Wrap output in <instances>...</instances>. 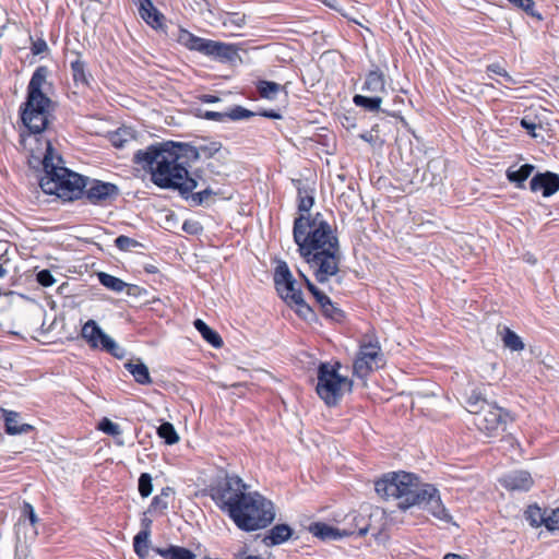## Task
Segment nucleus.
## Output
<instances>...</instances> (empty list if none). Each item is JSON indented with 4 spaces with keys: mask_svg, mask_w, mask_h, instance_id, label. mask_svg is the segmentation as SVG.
I'll return each instance as SVG.
<instances>
[{
    "mask_svg": "<svg viewBox=\"0 0 559 559\" xmlns=\"http://www.w3.org/2000/svg\"><path fill=\"white\" fill-rule=\"evenodd\" d=\"M47 67H38L27 85L25 103L21 106V120L28 130L22 142L29 150V166L43 167L45 175L39 186L46 194H55L64 201L81 198L86 187L84 177L62 166V157L56 153L50 140L43 135L49 123V115L53 103L47 95Z\"/></svg>",
    "mask_w": 559,
    "mask_h": 559,
    "instance_id": "1",
    "label": "nucleus"
},
{
    "mask_svg": "<svg viewBox=\"0 0 559 559\" xmlns=\"http://www.w3.org/2000/svg\"><path fill=\"white\" fill-rule=\"evenodd\" d=\"M293 237L318 283L324 284L338 273L342 259L338 238L321 213L296 217Z\"/></svg>",
    "mask_w": 559,
    "mask_h": 559,
    "instance_id": "2",
    "label": "nucleus"
},
{
    "mask_svg": "<svg viewBox=\"0 0 559 559\" xmlns=\"http://www.w3.org/2000/svg\"><path fill=\"white\" fill-rule=\"evenodd\" d=\"M198 160L192 145L166 141L153 144L134 154V162L151 173V180L162 189H177L185 195L192 192L198 182L188 168Z\"/></svg>",
    "mask_w": 559,
    "mask_h": 559,
    "instance_id": "3",
    "label": "nucleus"
},
{
    "mask_svg": "<svg viewBox=\"0 0 559 559\" xmlns=\"http://www.w3.org/2000/svg\"><path fill=\"white\" fill-rule=\"evenodd\" d=\"M210 496L242 531L266 527L275 518L272 501L257 491L247 492V485L237 475L226 474L216 479L210 487Z\"/></svg>",
    "mask_w": 559,
    "mask_h": 559,
    "instance_id": "4",
    "label": "nucleus"
},
{
    "mask_svg": "<svg viewBox=\"0 0 559 559\" xmlns=\"http://www.w3.org/2000/svg\"><path fill=\"white\" fill-rule=\"evenodd\" d=\"M374 490L385 500H397V507L403 511L419 507L439 521L452 522V515L442 503L439 490L431 484H421L412 473H389L376 481Z\"/></svg>",
    "mask_w": 559,
    "mask_h": 559,
    "instance_id": "5",
    "label": "nucleus"
},
{
    "mask_svg": "<svg viewBox=\"0 0 559 559\" xmlns=\"http://www.w3.org/2000/svg\"><path fill=\"white\" fill-rule=\"evenodd\" d=\"M338 364H320L318 368L317 393L329 406L338 403L345 392L352 391V381L338 373Z\"/></svg>",
    "mask_w": 559,
    "mask_h": 559,
    "instance_id": "6",
    "label": "nucleus"
},
{
    "mask_svg": "<svg viewBox=\"0 0 559 559\" xmlns=\"http://www.w3.org/2000/svg\"><path fill=\"white\" fill-rule=\"evenodd\" d=\"M81 334L91 348H100L116 358L124 357V349L106 334L94 320H88L83 325Z\"/></svg>",
    "mask_w": 559,
    "mask_h": 559,
    "instance_id": "7",
    "label": "nucleus"
},
{
    "mask_svg": "<svg viewBox=\"0 0 559 559\" xmlns=\"http://www.w3.org/2000/svg\"><path fill=\"white\" fill-rule=\"evenodd\" d=\"M274 284L280 296L289 304H300L302 292L297 287V282L294 278L286 262L281 261L277 263L274 272Z\"/></svg>",
    "mask_w": 559,
    "mask_h": 559,
    "instance_id": "8",
    "label": "nucleus"
},
{
    "mask_svg": "<svg viewBox=\"0 0 559 559\" xmlns=\"http://www.w3.org/2000/svg\"><path fill=\"white\" fill-rule=\"evenodd\" d=\"M381 348L377 341L365 342L359 347V353L354 361V373L358 378H366L371 371L381 366Z\"/></svg>",
    "mask_w": 559,
    "mask_h": 559,
    "instance_id": "9",
    "label": "nucleus"
},
{
    "mask_svg": "<svg viewBox=\"0 0 559 559\" xmlns=\"http://www.w3.org/2000/svg\"><path fill=\"white\" fill-rule=\"evenodd\" d=\"M507 413L492 404L487 405L475 418L476 427L487 436H493L506 424Z\"/></svg>",
    "mask_w": 559,
    "mask_h": 559,
    "instance_id": "10",
    "label": "nucleus"
},
{
    "mask_svg": "<svg viewBox=\"0 0 559 559\" xmlns=\"http://www.w3.org/2000/svg\"><path fill=\"white\" fill-rule=\"evenodd\" d=\"M85 180L86 187L83 189V193L92 204H103L119 195V188L114 183L96 179L88 180L87 178Z\"/></svg>",
    "mask_w": 559,
    "mask_h": 559,
    "instance_id": "11",
    "label": "nucleus"
},
{
    "mask_svg": "<svg viewBox=\"0 0 559 559\" xmlns=\"http://www.w3.org/2000/svg\"><path fill=\"white\" fill-rule=\"evenodd\" d=\"M530 189L533 192L542 191L543 197L549 198L559 191V175L551 171L538 173L531 179Z\"/></svg>",
    "mask_w": 559,
    "mask_h": 559,
    "instance_id": "12",
    "label": "nucleus"
},
{
    "mask_svg": "<svg viewBox=\"0 0 559 559\" xmlns=\"http://www.w3.org/2000/svg\"><path fill=\"white\" fill-rule=\"evenodd\" d=\"M500 484L510 491H527L534 480L526 471H512L500 478Z\"/></svg>",
    "mask_w": 559,
    "mask_h": 559,
    "instance_id": "13",
    "label": "nucleus"
},
{
    "mask_svg": "<svg viewBox=\"0 0 559 559\" xmlns=\"http://www.w3.org/2000/svg\"><path fill=\"white\" fill-rule=\"evenodd\" d=\"M203 53L223 62H233L239 58L236 45L211 39L207 40L206 48Z\"/></svg>",
    "mask_w": 559,
    "mask_h": 559,
    "instance_id": "14",
    "label": "nucleus"
},
{
    "mask_svg": "<svg viewBox=\"0 0 559 559\" xmlns=\"http://www.w3.org/2000/svg\"><path fill=\"white\" fill-rule=\"evenodd\" d=\"M310 533L322 540H336L356 533V528H336L325 523H313L309 526Z\"/></svg>",
    "mask_w": 559,
    "mask_h": 559,
    "instance_id": "15",
    "label": "nucleus"
},
{
    "mask_svg": "<svg viewBox=\"0 0 559 559\" xmlns=\"http://www.w3.org/2000/svg\"><path fill=\"white\" fill-rule=\"evenodd\" d=\"M362 91L376 96H380L381 94L386 93L385 76L379 68L370 70L367 73L362 85Z\"/></svg>",
    "mask_w": 559,
    "mask_h": 559,
    "instance_id": "16",
    "label": "nucleus"
},
{
    "mask_svg": "<svg viewBox=\"0 0 559 559\" xmlns=\"http://www.w3.org/2000/svg\"><path fill=\"white\" fill-rule=\"evenodd\" d=\"M139 14L153 28L162 27L164 16L151 0H139Z\"/></svg>",
    "mask_w": 559,
    "mask_h": 559,
    "instance_id": "17",
    "label": "nucleus"
},
{
    "mask_svg": "<svg viewBox=\"0 0 559 559\" xmlns=\"http://www.w3.org/2000/svg\"><path fill=\"white\" fill-rule=\"evenodd\" d=\"M293 535V530L287 524L273 526L263 538L265 546H276L287 542Z\"/></svg>",
    "mask_w": 559,
    "mask_h": 559,
    "instance_id": "18",
    "label": "nucleus"
},
{
    "mask_svg": "<svg viewBox=\"0 0 559 559\" xmlns=\"http://www.w3.org/2000/svg\"><path fill=\"white\" fill-rule=\"evenodd\" d=\"M2 412L5 425V432L8 435L14 436L27 433L33 429V427L28 424H19L20 416L16 412L5 409H2Z\"/></svg>",
    "mask_w": 559,
    "mask_h": 559,
    "instance_id": "19",
    "label": "nucleus"
},
{
    "mask_svg": "<svg viewBox=\"0 0 559 559\" xmlns=\"http://www.w3.org/2000/svg\"><path fill=\"white\" fill-rule=\"evenodd\" d=\"M71 73L72 79L76 87H86L90 84V74L86 71V64L81 59L80 55H76L75 59L71 61Z\"/></svg>",
    "mask_w": 559,
    "mask_h": 559,
    "instance_id": "20",
    "label": "nucleus"
},
{
    "mask_svg": "<svg viewBox=\"0 0 559 559\" xmlns=\"http://www.w3.org/2000/svg\"><path fill=\"white\" fill-rule=\"evenodd\" d=\"M209 39L198 37L187 29H180L178 41L190 50L204 52Z\"/></svg>",
    "mask_w": 559,
    "mask_h": 559,
    "instance_id": "21",
    "label": "nucleus"
},
{
    "mask_svg": "<svg viewBox=\"0 0 559 559\" xmlns=\"http://www.w3.org/2000/svg\"><path fill=\"white\" fill-rule=\"evenodd\" d=\"M124 368L132 374V377L139 384L152 383V378L150 376L148 368L140 359H138L136 361L127 362L124 365Z\"/></svg>",
    "mask_w": 559,
    "mask_h": 559,
    "instance_id": "22",
    "label": "nucleus"
},
{
    "mask_svg": "<svg viewBox=\"0 0 559 559\" xmlns=\"http://www.w3.org/2000/svg\"><path fill=\"white\" fill-rule=\"evenodd\" d=\"M197 331L202 335V337L212 346L218 348L223 345V340L214 330H212L203 320L197 319L193 322Z\"/></svg>",
    "mask_w": 559,
    "mask_h": 559,
    "instance_id": "23",
    "label": "nucleus"
},
{
    "mask_svg": "<svg viewBox=\"0 0 559 559\" xmlns=\"http://www.w3.org/2000/svg\"><path fill=\"white\" fill-rule=\"evenodd\" d=\"M534 166L531 164H524L518 169L509 168L507 171V177L511 182L516 183L519 188L524 187V182L534 171Z\"/></svg>",
    "mask_w": 559,
    "mask_h": 559,
    "instance_id": "24",
    "label": "nucleus"
},
{
    "mask_svg": "<svg viewBox=\"0 0 559 559\" xmlns=\"http://www.w3.org/2000/svg\"><path fill=\"white\" fill-rule=\"evenodd\" d=\"M174 493L171 487H165L156 495L148 507V512L164 513L168 509V499Z\"/></svg>",
    "mask_w": 559,
    "mask_h": 559,
    "instance_id": "25",
    "label": "nucleus"
},
{
    "mask_svg": "<svg viewBox=\"0 0 559 559\" xmlns=\"http://www.w3.org/2000/svg\"><path fill=\"white\" fill-rule=\"evenodd\" d=\"M156 552L164 559H195V555L191 550L180 546H170L165 549L157 548Z\"/></svg>",
    "mask_w": 559,
    "mask_h": 559,
    "instance_id": "26",
    "label": "nucleus"
},
{
    "mask_svg": "<svg viewBox=\"0 0 559 559\" xmlns=\"http://www.w3.org/2000/svg\"><path fill=\"white\" fill-rule=\"evenodd\" d=\"M489 404L490 403L487 402V400L481 395L480 392L473 390L466 399L465 407L471 414H474L476 416Z\"/></svg>",
    "mask_w": 559,
    "mask_h": 559,
    "instance_id": "27",
    "label": "nucleus"
},
{
    "mask_svg": "<svg viewBox=\"0 0 559 559\" xmlns=\"http://www.w3.org/2000/svg\"><path fill=\"white\" fill-rule=\"evenodd\" d=\"M353 102L356 106L362 107L366 110L373 112L380 109L382 97L376 95L365 96L357 94L353 97Z\"/></svg>",
    "mask_w": 559,
    "mask_h": 559,
    "instance_id": "28",
    "label": "nucleus"
},
{
    "mask_svg": "<svg viewBox=\"0 0 559 559\" xmlns=\"http://www.w3.org/2000/svg\"><path fill=\"white\" fill-rule=\"evenodd\" d=\"M97 276L103 286L116 293H121L128 286L122 280L105 272L98 273Z\"/></svg>",
    "mask_w": 559,
    "mask_h": 559,
    "instance_id": "29",
    "label": "nucleus"
},
{
    "mask_svg": "<svg viewBox=\"0 0 559 559\" xmlns=\"http://www.w3.org/2000/svg\"><path fill=\"white\" fill-rule=\"evenodd\" d=\"M262 98L275 99L282 86L272 81H260L257 86Z\"/></svg>",
    "mask_w": 559,
    "mask_h": 559,
    "instance_id": "30",
    "label": "nucleus"
},
{
    "mask_svg": "<svg viewBox=\"0 0 559 559\" xmlns=\"http://www.w3.org/2000/svg\"><path fill=\"white\" fill-rule=\"evenodd\" d=\"M502 341L503 345L511 350L519 352L524 348L521 337L507 326L503 328Z\"/></svg>",
    "mask_w": 559,
    "mask_h": 559,
    "instance_id": "31",
    "label": "nucleus"
},
{
    "mask_svg": "<svg viewBox=\"0 0 559 559\" xmlns=\"http://www.w3.org/2000/svg\"><path fill=\"white\" fill-rule=\"evenodd\" d=\"M157 435L165 440L167 444H175L178 442L179 437L174 426L165 421L157 428Z\"/></svg>",
    "mask_w": 559,
    "mask_h": 559,
    "instance_id": "32",
    "label": "nucleus"
},
{
    "mask_svg": "<svg viewBox=\"0 0 559 559\" xmlns=\"http://www.w3.org/2000/svg\"><path fill=\"white\" fill-rule=\"evenodd\" d=\"M148 542L150 536L147 532H139L133 539L134 551L141 557L144 558L148 554Z\"/></svg>",
    "mask_w": 559,
    "mask_h": 559,
    "instance_id": "33",
    "label": "nucleus"
},
{
    "mask_svg": "<svg viewBox=\"0 0 559 559\" xmlns=\"http://www.w3.org/2000/svg\"><path fill=\"white\" fill-rule=\"evenodd\" d=\"M526 521L534 527H538L542 524L545 525L546 518L542 509L537 506H530L525 511Z\"/></svg>",
    "mask_w": 559,
    "mask_h": 559,
    "instance_id": "34",
    "label": "nucleus"
},
{
    "mask_svg": "<svg viewBox=\"0 0 559 559\" xmlns=\"http://www.w3.org/2000/svg\"><path fill=\"white\" fill-rule=\"evenodd\" d=\"M255 114L242 106H234L233 108H230L228 111H226V116H227V121L228 120H231V121H239V120H245V119H249L251 117H253Z\"/></svg>",
    "mask_w": 559,
    "mask_h": 559,
    "instance_id": "35",
    "label": "nucleus"
},
{
    "mask_svg": "<svg viewBox=\"0 0 559 559\" xmlns=\"http://www.w3.org/2000/svg\"><path fill=\"white\" fill-rule=\"evenodd\" d=\"M192 148L198 153V159L204 157V158H211L221 150V144L217 142H212L209 145H200V146H193Z\"/></svg>",
    "mask_w": 559,
    "mask_h": 559,
    "instance_id": "36",
    "label": "nucleus"
},
{
    "mask_svg": "<svg viewBox=\"0 0 559 559\" xmlns=\"http://www.w3.org/2000/svg\"><path fill=\"white\" fill-rule=\"evenodd\" d=\"M300 275L304 277L305 283L307 285V288L309 292L313 295L317 302L320 305V307L325 302V305L329 306V299L330 297L326 296L323 292H321L307 276H305L302 273Z\"/></svg>",
    "mask_w": 559,
    "mask_h": 559,
    "instance_id": "37",
    "label": "nucleus"
},
{
    "mask_svg": "<svg viewBox=\"0 0 559 559\" xmlns=\"http://www.w3.org/2000/svg\"><path fill=\"white\" fill-rule=\"evenodd\" d=\"M139 492L141 497L147 498L153 491L152 476L148 473H142L139 477Z\"/></svg>",
    "mask_w": 559,
    "mask_h": 559,
    "instance_id": "38",
    "label": "nucleus"
},
{
    "mask_svg": "<svg viewBox=\"0 0 559 559\" xmlns=\"http://www.w3.org/2000/svg\"><path fill=\"white\" fill-rule=\"evenodd\" d=\"M224 25L236 29L242 28L246 25V15L238 12L228 13L224 21Z\"/></svg>",
    "mask_w": 559,
    "mask_h": 559,
    "instance_id": "39",
    "label": "nucleus"
},
{
    "mask_svg": "<svg viewBox=\"0 0 559 559\" xmlns=\"http://www.w3.org/2000/svg\"><path fill=\"white\" fill-rule=\"evenodd\" d=\"M98 428L104 433L111 436V437H117V436L121 435V432H122L121 428L118 424L111 421L110 419H108L106 417L100 420V423L98 424Z\"/></svg>",
    "mask_w": 559,
    "mask_h": 559,
    "instance_id": "40",
    "label": "nucleus"
},
{
    "mask_svg": "<svg viewBox=\"0 0 559 559\" xmlns=\"http://www.w3.org/2000/svg\"><path fill=\"white\" fill-rule=\"evenodd\" d=\"M321 309L325 317L334 320V321H341L344 318V313L341 309L336 308L331 299H329V306L325 305V302L321 306Z\"/></svg>",
    "mask_w": 559,
    "mask_h": 559,
    "instance_id": "41",
    "label": "nucleus"
},
{
    "mask_svg": "<svg viewBox=\"0 0 559 559\" xmlns=\"http://www.w3.org/2000/svg\"><path fill=\"white\" fill-rule=\"evenodd\" d=\"M292 182L297 190L298 198H302L305 195H313L314 190L307 181L301 179H293Z\"/></svg>",
    "mask_w": 559,
    "mask_h": 559,
    "instance_id": "42",
    "label": "nucleus"
},
{
    "mask_svg": "<svg viewBox=\"0 0 559 559\" xmlns=\"http://www.w3.org/2000/svg\"><path fill=\"white\" fill-rule=\"evenodd\" d=\"M115 245L118 249H120L122 251H128V250L136 247L138 241L128 236L121 235L115 239Z\"/></svg>",
    "mask_w": 559,
    "mask_h": 559,
    "instance_id": "43",
    "label": "nucleus"
},
{
    "mask_svg": "<svg viewBox=\"0 0 559 559\" xmlns=\"http://www.w3.org/2000/svg\"><path fill=\"white\" fill-rule=\"evenodd\" d=\"M314 203L313 195H305L302 198H298V211L300 215H310L309 212Z\"/></svg>",
    "mask_w": 559,
    "mask_h": 559,
    "instance_id": "44",
    "label": "nucleus"
},
{
    "mask_svg": "<svg viewBox=\"0 0 559 559\" xmlns=\"http://www.w3.org/2000/svg\"><path fill=\"white\" fill-rule=\"evenodd\" d=\"M199 116L205 120H212V121H217V122H227L226 111L219 112V111L205 110L204 112L200 114Z\"/></svg>",
    "mask_w": 559,
    "mask_h": 559,
    "instance_id": "45",
    "label": "nucleus"
},
{
    "mask_svg": "<svg viewBox=\"0 0 559 559\" xmlns=\"http://www.w3.org/2000/svg\"><path fill=\"white\" fill-rule=\"evenodd\" d=\"M212 194H214L213 190L210 188H206L202 191L195 192L191 194V201L194 205H201L203 202H205Z\"/></svg>",
    "mask_w": 559,
    "mask_h": 559,
    "instance_id": "46",
    "label": "nucleus"
},
{
    "mask_svg": "<svg viewBox=\"0 0 559 559\" xmlns=\"http://www.w3.org/2000/svg\"><path fill=\"white\" fill-rule=\"evenodd\" d=\"M37 281L40 285L45 287H49L55 283V278L48 270H41L40 272H38Z\"/></svg>",
    "mask_w": 559,
    "mask_h": 559,
    "instance_id": "47",
    "label": "nucleus"
},
{
    "mask_svg": "<svg viewBox=\"0 0 559 559\" xmlns=\"http://www.w3.org/2000/svg\"><path fill=\"white\" fill-rule=\"evenodd\" d=\"M293 306V304H289ZM297 307V313L304 319H309L313 316L312 309L305 302L304 297L301 296L300 304H294Z\"/></svg>",
    "mask_w": 559,
    "mask_h": 559,
    "instance_id": "48",
    "label": "nucleus"
},
{
    "mask_svg": "<svg viewBox=\"0 0 559 559\" xmlns=\"http://www.w3.org/2000/svg\"><path fill=\"white\" fill-rule=\"evenodd\" d=\"M545 526L549 531L559 530V508L552 511L551 515L546 518Z\"/></svg>",
    "mask_w": 559,
    "mask_h": 559,
    "instance_id": "49",
    "label": "nucleus"
},
{
    "mask_svg": "<svg viewBox=\"0 0 559 559\" xmlns=\"http://www.w3.org/2000/svg\"><path fill=\"white\" fill-rule=\"evenodd\" d=\"M511 3L528 14H534L535 3L533 0H514Z\"/></svg>",
    "mask_w": 559,
    "mask_h": 559,
    "instance_id": "50",
    "label": "nucleus"
},
{
    "mask_svg": "<svg viewBox=\"0 0 559 559\" xmlns=\"http://www.w3.org/2000/svg\"><path fill=\"white\" fill-rule=\"evenodd\" d=\"M23 516L27 518L32 525H35L38 522V518L35 513L33 506L28 502H24L23 504Z\"/></svg>",
    "mask_w": 559,
    "mask_h": 559,
    "instance_id": "51",
    "label": "nucleus"
},
{
    "mask_svg": "<svg viewBox=\"0 0 559 559\" xmlns=\"http://www.w3.org/2000/svg\"><path fill=\"white\" fill-rule=\"evenodd\" d=\"M182 229L190 235H198L202 230V226L195 221H186L182 225Z\"/></svg>",
    "mask_w": 559,
    "mask_h": 559,
    "instance_id": "52",
    "label": "nucleus"
},
{
    "mask_svg": "<svg viewBox=\"0 0 559 559\" xmlns=\"http://www.w3.org/2000/svg\"><path fill=\"white\" fill-rule=\"evenodd\" d=\"M47 49H48V46L44 39H37V40L33 41L32 52L34 55H40V53L45 52Z\"/></svg>",
    "mask_w": 559,
    "mask_h": 559,
    "instance_id": "53",
    "label": "nucleus"
},
{
    "mask_svg": "<svg viewBox=\"0 0 559 559\" xmlns=\"http://www.w3.org/2000/svg\"><path fill=\"white\" fill-rule=\"evenodd\" d=\"M141 526L142 530L140 532H147V535L151 536L152 520L146 516V513H144L141 519Z\"/></svg>",
    "mask_w": 559,
    "mask_h": 559,
    "instance_id": "54",
    "label": "nucleus"
},
{
    "mask_svg": "<svg viewBox=\"0 0 559 559\" xmlns=\"http://www.w3.org/2000/svg\"><path fill=\"white\" fill-rule=\"evenodd\" d=\"M487 71L488 72H491V73H495V74H498V75H501L502 74H506V69H503L499 63H491L487 67Z\"/></svg>",
    "mask_w": 559,
    "mask_h": 559,
    "instance_id": "55",
    "label": "nucleus"
},
{
    "mask_svg": "<svg viewBox=\"0 0 559 559\" xmlns=\"http://www.w3.org/2000/svg\"><path fill=\"white\" fill-rule=\"evenodd\" d=\"M200 100H201L202 103L213 104V103H217V102H219V97H217V96H215V95L204 94V95H201V96H200Z\"/></svg>",
    "mask_w": 559,
    "mask_h": 559,
    "instance_id": "56",
    "label": "nucleus"
},
{
    "mask_svg": "<svg viewBox=\"0 0 559 559\" xmlns=\"http://www.w3.org/2000/svg\"><path fill=\"white\" fill-rule=\"evenodd\" d=\"M261 116L271 118V119H280L281 118V115L274 110H265V111L261 112Z\"/></svg>",
    "mask_w": 559,
    "mask_h": 559,
    "instance_id": "57",
    "label": "nucleus"
},
{
    "mask_svg": "<svg viewBox=\"0 0 559 559\" xmlns=\"http://www.w3.org/2000/svg\"><path fill=\"white\" fill-rule=\"evenodd\" d=\"M127 294L130 296H135L138 290L140 289L136 285H128L127 287Z\"/></svg>",
    "mask_w": 559,
    "mask_h": 559,
    "instance_id": "58",
    "label": "nucleus"
},
{
    "mask_svg": "<svg viewBox=\"0 0 559 559\" xmlns=\"http://www.w3.org/2000/svg\"><path fill=\"white\" fill-rule=\"evenodd\" d=\"M502 76L504 78V80L507 81V83L509 84H515V80L506 71V74H502Z\"/></svg>",
    "mask_w": 559,
    "mask_h": 559,
    "instance_id": "59",
    "label": "nucleus"
},
{
    "mask_svg": "<svg viewBox=\"0 0 559 559\" xmlns=\"http://www.w3.org/2000/svg\"><path fill=\"white\" fill-rule=\"evenodd\" d=\"M521 123H522V126H523L525 129H527V130H533V129L535 128V124H534V123H530V122H527V121H526V120H524V119L522 120V122H521Z\"/></svg>",
    "mask_w": 559,
    "mask_h": 559,
    "instance_id": "60",
    "label": "nucleus"
},
{
    "mask_svg": "<svg viewBox=\"0 0 559 559\" xmlns=\"http://www.w3.org/2000/svg\"><path fill=\"white\" fill-rule=\"evenodd\" d=\"M357 531L359 536H364L368 532V527L357 525Z\"/></svg>",
    "mask_w": 559,
    "mask_h": 559,
    "instance_id": "61",
    "label": "nucleus"
},
{
    "mask_svg": "<svg viewBox=\"0 0 559 559\" xmlns=\"http://www.w3.org/2000/svg\"><path fill=\"white\" fill-rule=\"evenodd\" d=\"M114 144L117 145V146H121L122 145V141H118L116 138L112 140Z\"/></svg>",
    "mask_w": 559,
    "mask_h": 559,
    "instance_id": "62",
    "label": "nucleus"
},
{
    "mask_svg": "<svg viewBox=\"0 0 559 559\" xmlns=\"http://www.w3.org/2000/svg\"><path fill=\"white\" fill-rule=\"evenodd\" d=\"M4 274H5V270L0 264V277L4 276Z\"/></svg>",
    "mask_w": 559,
    "mask_h": 559,
    "instance_id": "63",
    "label": "nucleus"
},
{
    "mask_svg": "<svg viewBox=\"0 0 559 559\" xmlns=\"http://www.w3.org/2000/svg\"><path fill=\"white\" fill-rule=\"evenodd\" d=\"M350 516H352L353 521H357L360 518L359 515H357L355 513L350 514Z\"/></svg>",
    "mask_w": 559,
    "mask_h": 559,
    "instance_id": "64",
    "label": "nucleus"
}]
</instances>
